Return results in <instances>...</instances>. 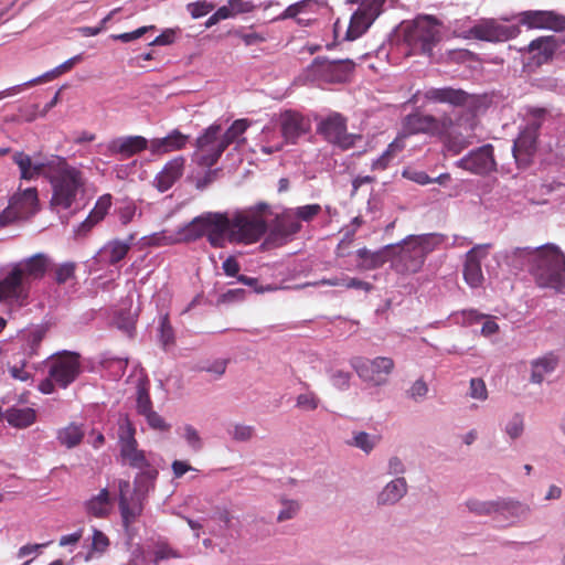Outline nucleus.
Returning <instances> with one entry per match:
<instances>
[{
    "instance_id": "nucleus-1",
    "label": "nucleus",
    "mask_w": 565,
    "mask_h": 565,
    "mask_svg": "<svg viewBox=\"0 0 565 565\" xmlns=\"http://www.w3.org/2000/svg\"><path fill=\"white\" fill-rule=\"evenodd\" d=\"M515 260L526 262L535 282L542 288H551L565 294V255L554 244L535 249L516 247L512 252Z\"/></svg>"
},
{
    "instance_id": "nucleus-2",
    "label": "nucleus",
    "mask_w": 565,
    "mask_h": 565,
    "mask_svg": "<svg viewBox=\"0 0 565 565\" xmlns=\"http://www.w3.org/2000/svg\"><path fill=\"white\" fill-rule=\"evenodd\" d=\"M47 172L52 188L51 205L58 210H68L85 190L86 180L82 170L67 162L64 157L55 158Z\"/></svg>"
},
{
    "instance_id": "nucleus-3",
    "label": "nucleus",
    "mask_w": 565,
    "mask_h": 565,
    "mask_svg": "<svg viewBox=\"0 0 565 565\" xmlns=\"http://www.w3.org/2000/svg\"><path fill=\"white\" fill-rule=\"evenodd\" d=\"M269 214L270 206L266 202L233 213L230 217V243L250 245L258 242L267 234Z\"/></svg>"
},
{
    "instance_id": "nucleus-4",
    "label": "nucleus",
    "mask_w": 565,
    "mask_h": 565,
    "mask_svg": "<svg viewBox=\"0 0 565 565\" xmlns=\"http://www.w3.org/2000/svg\"><path fill=\"white\" fill-rule=\"evenodd\" d=\"M135 434L136 428L128 416L120 418L118 428L120 456L131 468L140 470L135 478V486L140 488L143 483L153 484L158 477V470L151 467L145 451L138 449Z\"/></svg>"
},
{
    "instance_id": "nucleus-5",
    "label": "nucleus",
    "mask_w": 565,
    "mask_h": 565,
    "mask_svg": "<svg viewBox=\"0 0 565 565\" xmlns=\"http://www.w3.org/2000/svg\"><path fill=\"white\" fill-rule=\"evenodd\" d=\"M440 239L435 234L411 235L402 244L395 245L391 250L394 256L393 267L401 274H414L419 271L426 256L435 249Z\"/></svg>"
},
{
    "instance_id": "nucleus-6",
    "label": "nucleus",
    "mask_w": 565,
    "mask_h": 565,
    "mask_svg": "<svg viewBox=\"0 0 565 565\" xmlns=\"http://www.w3.org/2000/svg\"><path fill=\"white\" fill-rule=\"evenodd\" d=\"M49 376L41 381L39 391L52 394L55 386L67 388L82 373L81 355L73 351H61L46 360Z\"/></svg>"
},
{
    "instance_id": "nucleus-7",
    "label": "nucleus",
    "mask_w": 565,
    "mask_h": 565,
    "mask_svg": "<svg viewBox=\"0 0 565 565\" xmlns=\"http://www.w3.org/2000/svg\"><path fill=\"white\" fill-rule=\"evenodd\" d=\"M443 128L438 132L444 147L456 156L471 146L475 141V129L478 125L476 115L469 113L454 120L449 116L441 117Z\"/></svg>"
},
{
    "instance_id": "nucleus-8",
    "label": "nucleus",
    "mask_w": 565,
    "mask_h": 565,
    "mask_svg": "<svg viewBox=\"0 0 565 565\" xmlns=\"http://www.w3.org/2000/svg\"><path fill=\"white\" fill-rule=\"evenodd\" d=\"M441 39L439 23L431 15H420L404 29V41L415 54L433 55Z\"/></svg>"
},
{
    "instance_id": "nucleus-9",
    "label": "nucleus",
    "mask_w": 565,
    "mask_h": 565,
    "mask_svg": "<svg viewBox=\"0 0 565 565\" xmlns=\"http://www.w3.org/2000/svg\"><path fill=\"white\" fill-rule=\"evenodd\" d=\"M547 115L542 107H532L527 111L529 122L520 131L513 145V156L519 164L527 166L536 151L539 131Z\"/></svg>"
},
{
    "instance_id": "nucleus-10",
    "label": "nucleus",
    "mask_w": 565,
    "mask_h": 565,
    "mask_svg": "<svg viewBox=\"0 0 565 565\" xmlns=\"http://www.w3.org/2000/svg\"><path fill=\"white\" fill-rule=\"evenodd\" d=\"M149 487L143 483L142 487L131 489L128 480L118 481V508L125 531L130 532L131 525L137 522L143 511L145 494L141 491H148Z\"/></svg>"
},
{
    "instance_id": "nucleus-11",
    "label": "nucleus",
    "mask_w": 565,
    "mask_h": 565,
    "mask_svg": "<svg viewBox=\"0 0 565 565\" xmlns=\"http://www.w3.org/2000/svg\"><path fill=\"white\" fill-rule=\"evenodd\" d=\"M355 63L351 60L329 61L317 57L308 68L309 76L326 83H344L352 75Z\"/></svg>"
},
{
    "instance_id": "nucleus-12",
    "label": "nucleus",
    "mask_w": 565,
    "mask_h": 565,
    "mask_svg": "<svg viewBox=\"0 0 565 565\" xmlns=\"http://www.w3.org/2000/svg\"><path fill=\"white\" fill-rule=\"evenodd\" d=\"M302 228L291 209H285L277 214L270 226L268 225L267 236L264 245L279 247L290 242Z\"/></svg>"
},
{
    "instance_id": "nucleus-13",
    "label": "nucleus",
    "mask_w": 565,
    "mask_h": 565,
    "mask_svg": "<svg viewBox=\"0 0 565 565\" xmlns=\"http://www.w3.org/2000/svg\"><path fill=\"white\" fill-rule=\"evenodd\" d=\"M221 125L213 124L196 139L195 146L199 153L198 163L200 166L213 167L225 151L221 139Z\"/></svg>"
},
{
    "instance_id": "nucleus-14",
    "label": "nucleus",
    "mask_w": 565,
    "mask_h": 565,
    "mask_svg": "<svg viewBox=\"0 0 565 565\" xmlns=\"http://www.w3.org/2000/svg\"><path fill=\"white\" fill-rule=\"evenodd\" d=\"M521 33L519 25H504L494 19H482L468 30L467 38L487 42H504Z\"/></svg>"
},
{
    "instance_id": "nucleus-15",
    "label": "nucleus",
    "mask_w": 565,
    "mask_h": 565,
    "mask_svg": "<svg viewBox=\"0 0 565 565\" xmlns=\"http://www.w3.org/2000/svg\"><path fill=\"white\" fill-rule=\"evenodd\" d=\"M31 285L12 264L8 274L0 280V301L24 306L28 303Z\"/></svg>"
},
{
    "instance_id": "nucleus-16",
    "label": "nucleus",
    "mask_w": 565,
    "mask_h": 565,
    "mask_svg": "<svg viewBox=\"0 0 565 565\" xmlns=\"http://www.w3.org/2000/svg\"><path fill=\"white\" fill-rule=\"evenodd\" d=\"M317 131L323 138L342 149H349L353 146V137L347 131V118L339 113H332L320 120Z\"/></svg>"
},
{
    "instance_id": "nucleus-17",
    "label": "nucleus",
    "mask_w": 565,
    "mask_h": 565,
    "mask_svg": "<svg viewBox=\"0 0 565 565\" xmlns=\"http://www.w3.org/2000/svg\"><path fill=\"white\" fill-rule=\"evenodd\" d=\"M456 167L473 174L484 175L495 170V160L492 145H484L471 150L468 154L456 161Z\"/></svg>"
},
{
    "instance_id": "nucleus-18",
    "label": "nucleus",
    "mask_w": 565,
    "mask_h": 565,
    "mask_svg": "<svg viewBox=\"0 0 565 565\" xmlns=\"http://www.w3.org/2000/svg\"><path fill=\"white\" fill-rule=\"evenodd\" d=\"M352 366L360 377L374 382L376 385L385 383L381 374L388 375L394 369V361L391 358L377 356L374 360L354 359Z\"/></svg>"
},
{
    "instance_id": "nucleus-19",
    "label": "nucleus",
    "mask_w": 565,
    "mask_h": 565,
    "mask_svg": "<svg viewBox=\"0 0 565 565\" xmlns=\"http://www.w3.org/2000/svg\"><path fill=\"white\" fill-rule=\"evenodd\" d=\"M279 126L286 142L295 145L300 137L310 131L311 121L301 113L288 109L280 114Z\"/></svg>"
},
{
    "instance_id": "nucleus-20",
    "label": "nucleus",
    "mask_w": 565,
    "mask_h": 565,
    "mask_svg": "<svg viewBox=\"0 0 565 565\" xmlns=\"http://www.w3.org/2000/svg\"><path fill=\"white\" fill-rule=\"evenodd\" d=\"M519 22L527 29L565 30V17L554 11L527 10L518 14Z\"/></svg>"
},
{
    "instance_id": "nucleus-21",
    "label": "nucleus",
    "mask_w": 565,
    "mask_h": 565,
    "mask_svg": "<svg viewBox=\"0 0 565 565\" xmlns=\"http://www.w3.org/2000/svg\"><path fill=\"white\" fill-rule=\"evenodd\" d=\"M58 156L51 154L43 161H33L31 156L23 152L17 151L12 156V161L18 166L20 170V178L22 180L31 181L39 177L47 179V172L51 170V164L55 163V158Z\"/></svg>"
},
{
    "instance_id": "nucleus-22",
    "label": "nucleus",
    "mask_w": 565,
    "mask_h": 565,
    "mask_svg": "<svg viewBox=\"0 0 565 565\" xmlns=\"http://www.w3.org/2000/svg\"><path fill=\"white\" fill-rule=\"evenodd\" d=\"M17 269L31 285L32 281L41 280L52 269L53 260L49 254L35 253L13 264Z\"/></svg>"
},
{
    "instance_id": "nucleus-23",
    "label": "nucleus",
    "mask_w": 565,
    "mask_h": 565,
    "mask_svg": "<svg viewBox=\"0 0 565 565\" xmlns=\"http://www.w3.org/2000/svg\"><path fill=\"white\" fill-rule=\"evenodd\" d=\"M488 247H490L489 244L477 245L466 254L463 278L471 288H478L483 284L484 278L481 269V259L487 256Z\"/></svg>"
},
{
    "instance_id": "nucleus-24",
    "label": "nucleus",
    "mask_w": 565,
    "mask_h": 565,
    "mask_svg": "<svg viewBox=\"0 0 565 565\" xmlns=\"http://www.w3.org/2000/svg\"><path fill=\"white\" fill-rule=\"evenodd\" d=\"M231 220L223 213H207L206 237L211 246L222 248L230 242Z\"/></svg>"
},
{
    "instance_id": "nucleus-25",
    "label": "nucleus",
    "mask_w": 565,
    "mask_h": 565,
    "mask_svg": "<svg viewBox=\"0 0 565 565\" xmlns=\"http://www.w3.org/2000/svg\"><path fill=\"white\" fill-rule=\"evenodd\" d=\"M440 128H443L441 118L438 119L431 115L415 113L404 119V130L411 135L423 132L438 136Z\"/></svg>"
},
{
    "instance_id": "nucleus-26",
    "label": "nucleus",
    "mask_w": 565,
    "mask_h": 565,
    "mask_svg": "<svg viewBox=\"0 0 565 565\" xmlns=\"http://www.w3.org/2000/svg\"><path fill=\"white\" fill-rule=\"evenodd\" d=\"M556 47L557 42L554 36H540L533 40L526 49L531 54L527 66L539 67L547 63L552 60Z\"/></svg>"
},
{
    "instance_id": "nucleus-27",
    "label": "nucleus",
    "mask_w": 565,
    "mask_h": 565,
    "mask_svg": "<svg viewBox=\"0 0 565 565\" xmlns=\"http://www.w3.org/2000/svg\"><path fill=\"white\" fill-rule=\"evenodd\" d=\"M148 148V140L142 136L120 137L111 140L107 150L110 154H118L126 160Z\"/></svg>"
},
{
    "instance_id": "nucleus-28",
    "label": "nucleus",
    "mask_w": 565,
    "mask_h": 565,
    "mask_svg": "<svg viewBox=\"0 0 565 565\" xmlns=\"http://www.w3.org/2000/svg\"><path fill=\"white\" fill-rule=\"evenodd\" d=\"M185 159L182 156L169 160L154 178V186L160 192H166L183 175Z\"/></svg>"
},
{
    "instance_id": "nucleus-29",
    "label": "nucleus",
    "mask_w": 565,
    "mask_h": 565,
    "mask_svg": "<svg viewBox=\"0 0 565 565\" xmlns=\"http://www.w3.org/2000/svg\"><path fill=\"white\" fill-rule=\"evenodd\" d=\"M9 204L17 211L22 220L33 216L39 210V194L36 188H29L15 193L10 199Z\"/></svg>"
},
{
    "instance_id": "nucleus-30",
    "label": "nucleus",
    "mask_w": 565,
    "mask_h": 565,
    "mask_svg": "<svg viewBox=\"0 0 565 565\" xmlns=\"http://www.w3.org/2000/svg\"><path fill=\"white\" fill-rule=\"evenodd\" d=\"M189 139L190 136L182 134L178 129H173L166 137L151 139L149 149L152 154L161 156L184 149Z\"/></svg>"
},
{
    "instance_id": "nucleus-31",
    "label": "nucleus",
    "mask_w": 565,
    "mask_h": 565,
    "mask_svg": "<svg viewBox=\"0 0 565 565\" xmlns=\"http://www.w3.org/2000/svg\"><path fill=\"white\" fill-rule=\"evenodd\" d=\"M424 97L434 103L449 104L459 107L466 105L469 94L460 88L441 87L427 89Z\"/></svg>"
},
{
    "instance_id": "nucleus-32",
    "label": "nucleus",
    "mask_w": 565,
    "mask_h": 565,
    "mask_svg": "<svg viewBox=\"0 0 565 565\" xmlns=\"http://www.w3.org/2000/svg\"><path fill=\"white\" fill-rule=\"evenodd\" d=\"M396 246L387 245L377 252H371L363 247L358 249L356 255L361 259L358 268L361 270H372L382 267L391 257V250H395Z\"/></svg>"
},
{
    "instance_id": "nucleus-33",
    "label": "nucleus",
    "mask_w": 565,
    "mask_h": 565,
    "mask_svg": "<svg viewBox=\"0 0 565 565\" xmlns=\"http://www.w3.org/2000/svg\"><path fill=\"white\" fill-rule=\"evenodd\" d=\"M111 497L108 489H102L96 495H93L85 503V511L88 515L105 519L110 514L111 511Z\"/></svg>"
},
{
    "instance_id": "nucleus-34",
    "label": "nucleus",
    "mask_w": 565,
    "mask_h": 565,
    "mask_svg": "<svg viewBox=\"0 0 565 565\" xmlns=\"http://www.w3.org/2000/svg\"><path fill=\"white\" fill-rule=\"evenodd\" d=\"M559 363V358L553 352H548L531 362L532 373L531 382L541 384L546 375L552 374Z\"/></svg>"
},
{
    "instance_id": "nucleus-35",
    "label": "nucleus",
    "mask_w": 565,
    "mask_h": 565,
    "mask_svg": "<svg viewBox=\"0 0 565 565\" xmlns=\"http://www.w3.org/2000/svg\"><path fill=\"white\" fill-rule=\"evenodd\" d=\"M134 235H130L127 241L113 239L109 241L102 249L100 256L109 264L116 265L122 260L131 248Z\"/></svg>"
},
{
    "instance_id": "nucleus-36",
    "label": "nucleus",
    "mask_w": 565,
    "mask_h": 565,
    "mask_svg": "<svg viewBox=\"0 0 565 565\" xmlns=\"http://www.w3.org/2000/svg\"><path fill=\"white\" fill-rule=\"evenodd\" d=\"M46 327L36 326L23 333L22 352L25 358L32 359L39 354L43 339L46 335Z\"/></svg>"
},
{
    "instance_id": "nucleus-37",
    "label": "nucleus",
    "mask_w": 565,
    "mask_h": 565,
    "mask_svg": "<svg viewBox=\"0 0 565 565\" xmlns=\"http://www.w3.org/2000/svg\"><path fill=\"white\" fill-rule=\"evenodd\" d=\"M407 492V483L403 477L388 482L377 495V503L382 505L398 502Z\"/></svg>"
},
{
    "instance_id": "nucleus-38",
    "label": "nucleus",
    "mask_w": 565,
    "mask_h": 565,
    "mask_svg": "<svg viewBox=\"0 0 565 565\" xmlns=\"http://www.w3.org/2000/svg\"><path fill=\"white\" fill-rule=\"evenodd\" d=\"M4 419L14 428L23 429L36 419V412L31 407H10L4 412Z\"/></svg>"
},
{
    "instance_id": "nucleus-39",
    "label": "nucleus",
    "mask_w": 565,
    "mask_h": 565,
    "mask_svg": "<svg viewBox=\"0 0 565 565\" xmlns=\"http://www.w3.org/2000/svg\"><path fill=\"white\" fill-rule=\"evenodd\" d=\"M206 226L207 213L194 217L189 224L178 231L181 242H194L206 236Z\"/></svg>"
},
{
    "instance_id": "nucleus-40",
    "label": "nucleus",
    "mask_w": 565,
    "mask_h": 565,
    "mask_svg": "<svg viewBox=\"0 0 565 565\" xmlns=\"http://www.w3.org/2000/svg\"><path fill=\"white\" fill-rule=\"evenodd\" d=\"M82 58H83L82 54L75 55V56L68 58L67 61H65L64 63H62L61 65L56 66L55 68L44 73L41 76L30 79L29 82H26L22 85H23V87H30V86H35V85L52 81V79L58 77L60 75H62L66 72H70L75 66V64H77L78 62L82 61Z\"/></svg>"
},
{
    "instance_id": "nucleus-41",
    "label": "nucleus",
    "mask_w": 565,
    "mask_h": 565,
    "mask_svg": "<svg viewBox=\"0 0 565 565\" xmlns=\"http://www.w3.org/2000/svg\"><path fill=\"white\" fill-rule=\"evenodd\" d=\"M405 145L402 138L393 140L386 150L372 162V171H384L386 170L396 156L404 149Z\"/></svg>"
},
{
    "instance_id": "nucleus-42",
    "label": "nucleus",
    "mask_w": 565,
    "mask_h": 565,
    "mask_svg": "<svg viewBox=\"0 0 565 565\" xmlns=\"http://www.w3.org/2000/svg\"><path fill=\"white\" fill-rule=\"evenodd\" d=\"M372 23L370 18H366L362 12L356 10L351 17L345 39L351 41L356 40L367 31Z\"/></svg>"
},
{
    "instance_id": "nucleus-43",
    "label": "nucleus",
    "mask_w": 565,
    "mask_h": 565,
    "mask_svg": "<svg viewBox=\"0 0 565 565\" xmlns=\"http://www.w3.org/2000/svg\"><path fill=\"white\" fill-rule=\"evenodd\" d=\"M248 127L249 121L247 119H236L228 127V129L223 135H221L224 149L226 150V148L234 142L244 141V138H242V136L247 130Z\"/></svg>"
},
{
    "instance_id": "nucleus-44",
    "label": "nucleus",
    "mask_w": 565,
    "mask_h": 565,
    "mask_svg": "<svg viewBox=\"0 0 565 565\" xmlns=\"http://www.w3.org/2000/svg\"><path fill=\"white\" fill-rule=\"evenodd\" d=\"M84 437V430L81 426L75 424H70L63 429L58 430L57 439L58 441L66 446L67 448H73L77 446Z\"/></svg>"
},
{
    "instance_id": "nucleus-45",
    "label": "nucleus",
    "mask_w": 565,
    "mask_h": 565,
    "mask_svg": "<svg viewBox=\"0 0 565 565\" xmlns=\"http://www.w3.org/2000/svg\"><path fill=\"white\" fill-rule=\"evenodd\" d=\"M529 512V508L511 499H498V514L504 518H520Z\"/></svg>"
},
{
    "instance_id": "nucleus-46",
    "label": "nucleus",
    "mask_w": 565,
    "mask_h": 565,
    "mask_svg": "<svg viewBox=\"0 0 565 565\" xmlns=\"http://www.w3.org/2000/svg\"><path fill=\"white\" fill-rule=\"evenodd\" d=\"M153 563L158 565L162 561L171 558H180L181 553L173 548L167 541L159 540L153 544L152 547Z\"/></svg>"
},
{
    "instance_id": "nucleus-47",
    "label": "nucleus",
    "mask_w": 565,
    "mask_h": 565,
    "mask_svg": "<svg viewBox=\"0 0 565 565\" xmlns=\"http://www.w3.org/2000/svg\"><path fill=\"white\" fill-rule=\"evenodd\" d=\"M466 507L469 512L478 516L498 514V500L481 501L478 499H470L466 502Z\"/></svg>"
},
{
    "instance_id": "nucleus-48",
    "label": "nucleus",
    "mask_w": 565,
    "mask_h": 565,
    "mask_svg": "<svg viewBox=\"0 0 565 565\" xmlns=\"http://www.w3.org/2000/svg\"><path fill=\"white\" fill-rule=\"evenodd\" d=\"M151 411L153 409L149 394V381H140L137 386V412L139 415L143 416Z\"/></svg>"
},
{
    "instance_id": "nucleus-49",
    "label": "nucleus",
    "mask_w": 565,
    "mask_h": 565,
    "mask_svg": "<svg viewBox=\"0 0 565 565\" xmlns=\"http://www.w3.org/2000/svg\"><path fill=\"white\" fill-rule=\"evenodd\" d=\"M54 274V281L57 285H63L75 277L76 264L66 262L56 266H52Z\"/></svg>"
},
{
    "instance_id": "nucleus-50",
    "label": "nucleus",
    "mask_w": 565,
    "mask_h": 565,
    "mask_svg": "<svg viewBox=\"0 0 565 565\" xmlns=\"http://www.w3.org/2000/svg\"><path fill=\"white\" fill-rule=\"evenodd\" d=\"M291 211H294L298 222L301 224V222L309 223L315 220L321 213L322 207L320 204L313 203L294 207Z\"/></svg>"
},
{
    "instance_id": "nucleus-51",
    "label": "nucleus",
    "mask_w": 565,
    "mask_h": 565,
    "mask_svg": "<svg viewBox=\"0 0 565 565\" xmlns=\"http://www.w3.org/2000/svg\"><path fill=\"white\" fill-rule=\"evenodd\" d=\"M385 0H364L360 2L359 11L372 22L381 14Z\"/></svg>"
},
{
    "instance_id": "nucleus-52",
    "label": "nucleus",
    "mask_w": 565,
    "mask_h": 565,
    "mask_svg": "<svg viewBox=\"0 0 565 565\" xmlns=\"http://www.w3.org/2000/svg\"><path fill=\"white\" fill-rule=\"evenodd\" d=\"M280 503L284 508L280 510L277 516L278 522H284L294 519L300 511L301 504L296 500L280 499Z\"/></svg>"
},
{
    "instance_id": "nucleus-53",
    "label": "nucleus",
    "mask_w": 565,
    "mask_h": 565,
    "mask_svg": "<svg viewBox=\"0 0 565 565\" xmlns=\"http://www.w3.org/2000/svg\"><path fill=\"white\" fill-rule=\"evenodd\" d=\"M228 434L236 441H248L254 437L255 428L249 425L235 424Z\"/></svg>"
},
{
    "instance_id": "nucleus-54",
    "label": "nucleus",
    "mask_w": 565,
    "mask_h": 565,
    "mask_svg": "<svg viewBox=\"0 0 565 565\" xmlns=\"http://www.w3.org/2000/svg\"><path fill=\"white\" fill-rule=\"evenodd\" d=\"M110 206H111V195L110 194L102 195L97 200L94 209L90 211L92 218H95V221L100 222L102 220H104V217L108 213V210L110 209Z\"/></svg>"
},
{
    "instance_id": "nucleus-55",
    "label": "nucleus",
    "mask_w": 565,
    "mask_h": 565,
    "mask_svg": "<svg viewBox=\"0 0 565 565\" xmlns=\"http://www.w3.org/2000/svg\"><path fill=\"white\" fill-rule=\"evenodd\" d=\"M377 438L371 436L365 431H360L353 437V446L362 449L365 452H370L376 445Z\"/></svg>"
},
{
    "instance_id": "nucleus-56",
    "label": "nucleus",
    "mask_w": 565,
    "mask_h": 565,
    "mask_svg": "<svg viewBox=\"0 0 565 565\" xmlns=\"http://www.w3.org/2000/svg\"><path fill=\"white\" fill-rule=\"evenodd\" d=\"M180 242H181V239L179 236V232H177L173 235L172 234L167 235L166 231H163L160 233H154L149 237V244L154 245V246L172 245V244H177Z\"/></svg>"
},
{
    "instance_id": "nucleus-57",
    "label": "nucleus",
    "mask_w": 565,
    "mask_h": 565,
    "mask_svg": "<svg viewBox=\"0 0 565 565\" xmlns=\"http://www.w3.org/2000/svg\"><path fill=\"white\" fill-rule=\"evenodd\" d=\"M311 3V0H301L299 2L288 6L285 11L278 17L279 20L294 19Z\"/></svg>"
},
{
    "instance_id": "nucleus-58",
    "label": "nucleus",
    "mask_w": 565,
    "mask_h": 565,
    "mask_svg": "<svg viewBox=\"0 0 565 565\" xmlns=\"http://www.w3.org/2000/svg\"><path fill=\"white\" fill-rule=\"evenodd\" d=\"M154 26L153 25H150V26H141L132 32H126V33H120V34H113L111 35V39L115 40V41H120L122 43H128V42H131V41H135L139 38H141L142 35H145L149 30H153Z\"/></svg>"
},
{
    "instance_id": "nucleus-59",
    "label": "nucleus",
    "mask_w": 565,
    "mask_h": 565,
    "mask_svg": "<svg viewBox=\"0 0 565 565\" xmlns=\"http://www.w3.org/2000/svg\"><path fill=\"white\" fill-rule=\"evenodd\" d=\"M214 9V4L206 1H198L194 3L188 4V11L192 15V18L198 19L206 15Z\"/></svg>"
},
{
    "instance_id": "nucleus-60",
    "label": "nucleus",
    "mask_w": 565,
    "mask_h": 565,
    "mask_svg": "<svg viewBox=\"0 0 565 565\" xmlns=\"http://www.w3.org/2000/svg\"><path fill=\"white\" fill-rule=\"evenodd\" d=\"M143 417L148 425L154 430L166 431L170 429V425L154 411L145 414Z\"/></svg>"
},
{
    "instance_id": "nucleus-61",
    "label": "nucleus",
    "mask_w": 565,
    "mask_h": 565,
    "mask_svg": "<svg viewBox=\"0 0 565 565\" xmlns=\"http://www.w3.org/2000/svg\"><path fill=\"white\" fill-rule=\"evenodd\" d=\"M469 395L472 398L484 401L488 397L487 386L483 380L481 379H472L470 381V392Z\"/></svg>"
},
{
    "instance_id": "nucleus-62",
    "label": "nucleus",
    "mask_w": 565,
    "mask_h": 565,
    "mask_svg": "<svg viewBox=\"0 0 565 565\" xmlns=\"http://www.w3.org/2000/svg\"><path fill=\"white\" fill-rule=\"evenodd\" d=\"M110 542L109 539L105 533H103L100 530L94 529L93 531V537H92V548L96 552L104 553Z\"/></svg>"
},
{
    "instance_id": "nucleus-63",
    "label": "nucleus",
    "mask_w": 565,
    "mask_h": 565,
    "mask_svg": "<svg viewBox=\"0 0 565 565\" xmlns=\"http://www.w3.org/2000/svg\"><path fill=\"white\" fill-rule=\"evenodd\" d=\"M160 339L164 347L174 342L173 329L167 316H164L160 322Z\"/></svg>"
},
{
    "instance_id": "nucleus-64",
    "label": "nucleus",
    "mask_w": 565,
    "mask_h": 565,
    "mask_svg": "<svg viewBox=\"0 0 565 565\" xmlns=\"http://www.w3.org/2000/svg\"><path fill=\"white\" fill-rule=\"evenodd\" d=\"M319 399L315 393L300 394L297 397V406L307 411H313L318 407Z\"/></svg>"
}]
</instances>
